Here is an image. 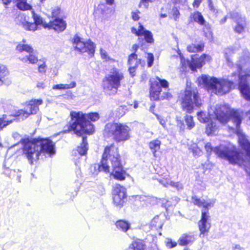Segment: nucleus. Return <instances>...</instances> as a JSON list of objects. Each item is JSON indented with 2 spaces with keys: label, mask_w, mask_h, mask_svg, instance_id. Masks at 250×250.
<instances>
[{
  "label": "nucleus",
  "mask_w": 250,
  "mask_h": 250,
  "mask_svg": "<svg viewBox=\"0 0 250 250\" xmlns=\"http://www.w3.org/2000/svg\"><path fill=\"white\" fill-rule=\"evenodd\" d=\"M202 1V0H194L193 3V6L194 7H198Z\"/></svg>",
  "instance_id": "052dcab7"
},
{
  "label": "nucleus",
  "mask_w": 250,
  "mask_h": 250,
  "mask_svg": "<svg viewBox=\"0 0 250 250\" xmlns=\"http://www.w3.org/2000/svg\"><path fill=\"white\" fill-rule=\"evenodd\" d=\"M138 46L137 45V44H134L132 46V49L135 51L136 52V50H137L138 49Z\"/></svg>",
  "instance_id": "338daca9"
},
{
  "label": "nucleus",
  "mask_w": 250,
  "mask_h": 250,
  "mask_svg": "<svg viewBox=\"0 0 250 250\" xmlns=\"http://www.w3.org/2000/svg\"><path fill=\"white\" fill-rule=\"evenodd\" d=\"M100 54L101 58L103 60H105V61H107L109 60H112V61H114V60L111 59L110 57L108 55L106 51L105 50L103 49L102 48L100 49Z\"/></svg>",
  "instance_id": "c03bdc74"
},
{
  "label": "nucleus",
  "mask_w": 250,
  "mask_h": 250,
  "mask_svg": "<svg viewBox=\"0 0 250 250\" xmlns=\"http://www.w3.org/2000/svg\"><path fill=\"white\" fill-rule=\"evenodd\" d=\"M13 120L9 119V116L6 115L0 116V129L11 124Z\"/></svg>",
  "instance_id": "e433bc0d"
},
{
  "label": "nucleus",
  "mask_w": 250,
  "mask_h": 250,
  "mask_svg": "<svg viewBox=\"0 0 250 250\" xmlns=\"http://www.w3.org/2000/svg\"><path fill=\"white\" fill-rule=\"evenodd\" d=\"M163 216L157 215L155 216L150 223L151 229L158 230L161 229L163 225Z\"/></svg>",
  "instance_id": "4be33fe9"
},
{
  "label": "nucleus",
  "mask_w": 250,
  "mask_h": 250,
  "mask_svg": "<svg viewBox=\"0 0 250 250\" xmlns=\"http://www.w3.org/2000/svg\"><path fill=\"white\" fill-rule=\"evenodd\" d=\"M204 32L206 38L209 40H212V33L209 26L205 25V27L204 28Z\"/></svg>",
  "instance_id": "79ce46f5"
},
{
  "label": "nucleus",
  "mask_w": 250,
  "mask_h": 250,
  "mask_svg": "<svg viewBox=\"0 0 250 250\" xmlns=\"http://www.w3.org/2000/svg\"><path fill=\"white\" fill-rule=\"evenodd\" d=\"M105 3L109 5H112L114 3L115 0H104Z\"/></svg>",
  "instance_id": "e2e57ef3"
},
{
  "label": "nucleus",
  "mask_w": 250,
  "mask_h": 250,
  "mask_svg": "<svg viewBox=\"0 0 250 250\" xmlns=\"http://www.w3.org/2000/svg\"><path fill=\"white\" fill-rule=\"evenodd\" d=\"M76 86L75 82H72L69 84H58L53 86V89H67L73 88Z\"/></svg>",
  "instance_id": "72a5a7b5"
},
{
  "label": "nucleus",
  "mask_w": 250,
  "mask_h": 250,
  "mask_svg": "<svg viewBox=\"0 0 250 250\" xmlns=\"http://www.w3.org/2000/svg\"><path fill=\"white\" fill-rule=\"evenodd\" d=\"M229 15L230 18L232 19L236 23L234 28L235 32L239 34L244 32L246 25L245 17L236 11L230 12Z\"/></svg>",
  "instance_id": "a211bd4d"
},
{
  "label": "nucleus",
  "mask_w": 250,
  "mask_h": 250,
  "mask_svg": "<svg viewBox=\"0 0 250 250\" xmlns=\"http://www.w3.org/2000/svg\"><path fill=\"white\" fill-rule=\"evenodd\" d=\"M131 32L133 34H135L138 36H144L145 40L147 42L151 43L153 41L152 35L151 32L145 29L144 26L140 23L139 24L138 29L132 27L131 28Z\"/></svg>",
  "instance_id": "aec40b11"
},
{
  "label": "nucleus",
  "mask_w": 250,
  "mask_h": 250,
  "mask_svg": "<svg viewBox=\"0 0 250 250\" xmlns=\"http://www.w3.org/2000/svg\"><path fill=\"white\" fill-rule=\"evenodd\" d=\"M180 13L178 9L174 7L172 9V15L175 21H176L179 17Z\"/></svg>",
  "instance_id": "de8ad7c7"
},
{
  "label": "nucleus",
  "mask_w": 250,
  "mask_h": 250,
  "mask_svg": "<svg viewBox=\"0 0 250 250\" xmlns=\"http://www.w3.org/2000/svg\"><path fill=\"white\" fill-rule=\"evenodd\" d=\"M190 19L191 21L196 22L200 25H204L206 22L203 16L201 13L198 11L191 13Z\"/></svg>",
  "instance_id": "b1692460"
},
{
  "label": "nucleus",
  "mask_w": 250,
  "mask_h": 250,
  "mask_svg": "<svg viewBox=\"0 0 250 250\" xmlns=\"http://www.w3.org/2000/svg\"><path fill=\"white\" fill-rule=\"evenodd\" d=\"M179 201V199L176 196L172 197L170 200L163 199L162 207L167 209V208L171 206H175L178 203Z\"/></svg>",
  "instance_id": "c85d7f7f"
},
{
  "label": "nucleus",
  "mask_w": 250,
  "mask_h": 250,
  "mask_svg": "<svg viewBox=\"0 0 250 250\" xmlns=\"http://www.w3.org/2000/svg\"><path fill=\"white\" fill-rule=\"evenodd\" d=\"M204 145H205V149H206L207 152L208 154H210L211 152V151H212V147L211 146L210 143H208L206 144L204 143Z\"/></svg>",
  "instance_id": "864d4df0"
},
{
  "label": "nucleus",
  "mask_w": 250,
  "mask_h": 250,
  "mask_svg": "<svg viewBox=\"0 0 250 250\" xmlns=\"http://www.w3.org/2000/svg\"><path fill=\"white\" fill-rule=\"evenodd\" d=\"M195 238L193 235L183 234L179 239V243L181 246H186L192 244Z\"/></svg>",
  "instance_id": "5701e85b"
},
{
  "label": "nucleus",
  "mask_w": 250,
  "mask_h": 250,
  "mask_svg": "<svg viewBox=\"0 0 250 250\" xmlns=\"http://www.w3.org/2000/svg\"><path fill=\"white\" fill-rule=\"evenodd\" d=\"M228 18V15H227V16H225V17H224L223 19H222L220 21V23H221V24L224 23L226 21V20H227Z\"/></svg>",
  "instance_id": "0e129e2a"
},
{
  "label": "nucleus",
  "mask_w": 250,
  "mask_h": 250,
  "mask_svg": "<svg viewBox=\"0 0 250 250\" xmlns=\"http://www.w3.org/2000/svg\"><path fill=\"white\" fill-rule=\"evenodd\" d=\"M43 24L42 25L44 27H48L50 28H53L58 32L63 31L65 29L66 26V24L65 21L61 19H56L53 21H50L48 26L47 24L44 23L43 22Z\"/></svg>",
  "instance_id": "412c9836"
},
{
  "label": "nucleus",
  "mask_w": 250,
  "mask_h": 250,
  "mask_svg": "<svg viewBox=\"0 0 250 250\" xmlns=\"http://www.w3.org/2000/svg\"><path fill=\"white\" fill-rule=\"evenodd\" d=\"M97 9L103 15H106L111 11V8L107 6V4L104 2L100 3L98 5Z\"/></svg>",
  "instance_id": "f704fd0d"
},
{
  "label": "nucleus",
  "mask_w": 250,
  "mask_h": 250,
  "mask_svg": "<svg viewBox=\"0 0 250 250\" xmlns=\"http://www.w3.org/2000/svg\"><path fill=\"white\" fill-rule=\"evenodd\" d=\"M191 202L199 207H203L202 209V216L200 221L198 223L200 236H204L207 234L210 228V224L208 222L209 218L208 209L213 207L215 202V200L208 199L205 200L198 198L196 196L192 197Z\"/></svg>",
  "instance_id": "39448f33"
},
{
  "label": "nucleus",
  "mask_w": 250,
  "mask_h": 250,
  "mask_svg": "<svg viewBox=\"0 0 250 250\" xmlns=\"http://www.w3.org/2000/svg\"><path fill=\"white\" fill-rule=\"evenodd\" d=\"M180 98L183 109L188 113L192 112L194 104L195 106L199 107L202 104L196 89L187 88L184 93L180 95Z\"/></svg>",
  "instance_id": "6e6552de"
},
{
  "label": "nucleus",
  "mask_w": 250,
  "mask_h": 250,
  "mask_svg": "<svg viewBox=\"0 0 250 250\" xmlns=\"http://www.w3.org/2000/svg\"><path fill=\"white\" fill-rule=\"evenodd\" d=\"M146 195H133L131 197V200H133L137 203L138 202H140V203L142 205L145 202V199H146Z\"/></svg>",
  "instance_id": "a19ab883"
},
{
  "label": "nucleus",
  "mask_w": 250,
  "mask_h": 250,
  "mask_svg": "<svg viewBox=\"0 0 250 250\" xmlns=\"http://www.w3.org/2000/svg\"><path fill=\"white\" fill-rule=\"evenodd\" d=\"M157 181L160 184L162 185L164 187H167L168 186H170V182H172V181H171L168 178L158 179Z\"/></svg>",
  "instance_id": "37998d69"
},
{
  "label": "nucleus",
  "mask_w": 250,
  "mask_h": 250,
  "mask_svg": "<svg viewBox=\"0 0 250 250\" xmlns=\"http://www.w3.org/2000/svg\"><path fill=\"white\" fill-rule=\"evenodd\" d=\"M112 168V174L114 178L124 180L125 179L126 173L123 168L120 162V157L119 154L118 148L114 145L106 146L102 156L100 165H95L94 167H98L99 171H103L105 172H109L110 166Z\"/></svg>",
  "instance_id": "7ed1b4c3"
},
{
  "label": "nucleus",
  "mask_w": 250,
  "mask_h": 250,
  "mask_svg": "<svg viewBox=\"0 0 250 250\" xmlns=\"http://www.w3.org/2000/svg\"><path fill=\"white\" fill-rule=\"evenodd\" d=\"M204 145L203 142H199L198 144H194L191 147L193 155L195 157L200 156L202 154L201 147Z\"/></svg>",
  "instance_id": "bb28decb"
},
{
  "label": "nucleus",
  "mask_w": 250,
  "mask_h": 250,
  "mask_svg": "<svg viewBox=\"0 0 250 250\" xmlns=\"http://www.w3.org/2000/svg\"><path fill=\"white\" fill-rule=\"evenodd\" d=\"M42 3L44 2L45 0H40ZM17 7L20 10H29L31 8V6L27 3V0H15Z\"/></svg>",
  "instance_id": "a878e982"
},
{
  "label": "nucleus",
  "mask_w": 250,
  "mask_h": 250,
  "mask_svg": "<svg viewBox=\"0 0 250 250\" xmlns=\"http://www.w3.org/2000/svg\"><path fill=\"white\" fill-rule=\"evenodd\" d=\"M73 46L76 50L81 53L87 52L92 56L94 55L95 51V45L91 40H88L86 42H83L82 39L75 35L72 38Z\"/></svg>",
  "instance_id": "4468645a"
},
{
  "label": "nucleus",
  "mask_w": 250,
  "mask_h": 250,
  "mask_svg": "<svg viewBox=\"0 0 250 250\" xmlns=\"http://www.w3.org/2000/svg\"><path fill=\"white\" fill-rule=\"evenodd\" d=\"M150 88V98L152 100L170 99L172 95L168 92L161 93V87L167 88L168 87V83L165 79H161L157 77L154 81L151 80Z\"/></svg>",
  "instance_id": "9d476101"
},
{
  "label": "nucleus",
  "mask_w": 250,
  "mask_h": 250,
  "mask_svg": "<svg viewBox=\"0 0 250 250\" xmlns=\"http://www.w3.org/2000/svg\"><path fill=\"white\" fill-rule=\"evenodd\" d=\"M139 62L137 59V56L135 53H132L129 55L128 60V63L129 66L137 67L139 64Z\"/></svg>",
  "instance_id": "4c0bfd02"
},
{
  "label": "nucleus",
  "mask_w": 250,
  "mask_h": 250,
  "mask_svg": "<svg viewBox=\"0 0 250 250\" xmlns=\"http://www.w3.org/2000/svg\"><path fill=\"white\" fill-rule=\"evenodd\" d=\"M16 50L19 53L24 51L28 54L25 56L19 57V59L23 62L35 64L38 62V59L36 51L30 45L26 43L25 40L23 39L21 42L18 43L16 46Z\"/></svg>",
  "instance_id": "ddd939ff"
},
{
  "label": "nucleus",
  "mask_w": 250,
  "mask_h": 250,
  "mask_svg": "<svg viewBox=\"0 0 250 250\" xmlns=\"http://www.w3.org/2000/svg\"><path fill=\"white\" fill-rule=\"evenodd\" d=\"M185 122L188 129H191L194 127L195 123L193 121L192 116L186 115L185 116Z\"/></svg>",
  "instance_id": "ea45409f"
},
{
  "label": "nucleus",
  "mask_w": 250,
  "mask_h": 250,
  "mask_svg": "<svg viewBox=\"0 0 250 250\" xmlns=\"http://www.w3.org/2000/svg\"><path fill=\"white\" fill-rule=\"evenodd\" d=\"M88 148L87 138L86 137H83L82 143L81 144L80 146H78L77 150L80 155L83 156L86 154Z\"/></svg>",
  "instance_id": "393cba45"
},
{
  "label": "nucleus",
  "mask_w": 250,
  "mask_h": 250,
  "mask_svg": "<svg viewBox=\"0 0 250 250\" xmlns=\"http://www.w3.org/2000/svg\"><path fill=\"white\" fill-rule=\"evenodd\" d=\"M136 67L133 66H129V71L132 76H134V73L135 72V69Z\"/></svg>",
  "instance_id": "13d9d810"
},
{
  "label": "nucleus",
  "mask_w": 250,
  "mask_h": 250,
  "mask_svg": "<svg viewBox=\"0 0 250 250\" xmlns=\"http://www.w3.org/2000/svg\"><path fill=\"white\" fill-rule=\"evenodd\" d=\"M12 137L16 140L20 141L22 144V141L24 139H21V135L17 132H15L12 134Z\"/></svg>",
  "instance_id": "5fc2aeb1"
},
{
  "label": "nucleus",
  "mask_w": 250,
  "mask_h": 250,
  "mask_svg": "<svg viewBox=\"0 0 250 250\" xmlns=\"http://www.w3.org/2000/svg\"><path fill=\"white\" fill-rule=\"evenodd\" d=\"M46 65L45 62H43L42 63L39 64V71L40 73H44L46 71Z\"/></svg>",
  "instance_id": "09e8293b"
},
{
  "label": "nucleus",
  "mask_w": 250,
  "mask_h": 250,
  "mask_svg": "<svg viewBox=\"0 0 250 250\" xmlns=\"http://www.w3.org/2000/svg\"><path fill=\"white\" fill-rule=\"evenodd\" d=\"M197 117L201 123L209 122L207 125L206 131L208 135L215 133L218 128L217 122L225 124L228 121H232L235 125L239 144L242 148L246 152L245 157L248 158L249 156L250 142L240 129L242 116L239 112L234 109H230L228 105L216 104L214 107H210L208 115L203 111L198 112Z\"/></svg>",
  "instance_id": "f03ea898"
},
{
  "label": "nucleus",
  "mask_w": 250,
  "mask_h": 250,
  "mask_svg": "<svg viewBox=\"0 0 250 250\" xmlns=\"http://www.w3.org/2000/svg\"><path fill=\"white\" fill-rule=\"evenodd\" d=\"M124 79V75L122 70L116 67L111 68L103 80L104 89L106 91L114 90L116 92Z\"/></svg>",
  "instance_id": "1a4fd4ad"
},
{
  "label": "nucleus",
  "mask_w": 250,
  "mask_h": 250,
  "mask_svg": "<svg viewBox=\"0 0 250 250\" xmlns=\"http://www.w3.org/2000/svg\"><path fill=\"white\" fill-rule=\"evenodd\" d=\"M41 157H52L56 153L55 145L50 139H40L37 140Z\"/></svg>",
  "instance_id": "2eb2a0df"
},
{
  "label": "nucleus",
  "mask_w": 250,
  "mask_h": 250,
  "mask_svg": "<svg viewBox=\"0 0 250 250\" xmlns=\"http://www.w3.org/2000/svg\"><path fill=\"white\" fill-rule=\"evenodd\" d=\"M204 47V44L200 42L199 44H191L187 46V50L189 52H198L202 51Z\"/></svg>",
  "instance_id": "7c9ffc66"
},
{
  "label": "nucleus",
  "mask_w": 250,
  "mask_h": 250,
  "mask_svg": "<svg viewBox=\"0 0 250 250\" xmlns=\"http://www.w3.org/2000/svg\"><path fill=\"white\" fill-rule=\"evenodd\" d=\"M42 100L34 99L29 101L25 105L24 109H21L18 112L17 116L22 120L27 118L31 114H35L39 111V106L42 104Z\"/></svg>",
  "instance_id": "dca6fc26"
},
{
  "label": "nucleus",
  "mask_w": 250,
  "mask_h": 250,
  "mask_svg": "<svg viewBox=\"0 0 250 250\" xmlns=\"http://www.w3.org/2000/svg\"><path fill=\"white\" fill-rule=\"evenodd\" d=\"M139 13H140V12L138 10L136 12H132V18L133 20L137 21L139 19L140 17L139 16Z\"/></svg>",
  "instance_id": "6e6d98bb"
},
{
  "label": "nucleus",
  "mask_w": 250,
  "mask_h": 250,
  "mask_svg": "<svg viewBox=\"0 0 250 250\" xmlns=\"http://www.w3.org/2000/svg\"><path fill=\"white\" fill-rule=\"evenodd\" d=\"M70 116L71 120L69 123L68 131H73L79 136L84 133L90 134L94 132V126L88 119L93 122L99 119V115L97 112L83 114L80 111H71Z\"/></svg>",
  "instance_id": "20e7f679"
},
{
  "label": "nucleus",
  "mask_w": 250,
  "mask_h": 250,
  "mask_svg": "<svg viewBox=\"0 0 250 250\" xmlns=\"http://www.w3.org/2000/svg\"><path fill=\"white\" fill-rule=\"evenodd\" d=\"M175 2L180 3L182 5H186L187 4V0H175Z\"/></svg>",
  "instance_id": "680f3d73"
},
{
  "label": "nucleus",
  "mask_w": 250,
  "mask_h": 250,
  "mask_svg": "<svg viewBox=\"0 0 250 250\" xmlns=\"http://www.w3.org/2000/svg\"><path fill=\"white\" fill-rule=\"evenodd\" d=\"M146 198L145 199V202L144 204H142V206L145 205H147L148 204L154 205L158 203H161L162 204L163 199L157 198V197L150 196H146Z\"/></svg>",
  "instance_id": "473e14b6"
},
{
  "label": "nucleus",
  "mask_w": 250,
  "mask_h": 250,
  "mask_svg": "<svg viewBox=\"0 0 250 250\" xmlns=\"http://www.w3.org/2000/svg\"><path fill=\"white\" fill-rule=\"evenodd\" d=\"M37 87L39 88L43 89L45 87L44 83L42 82H38L37 83Z\"/></svg>",
  "instance_id": "bf43d9fd"
},
{
  "label": "nucleus",
  "mask_w": 250,
  "mask_h": 250,
  "mask_svg": "<svg viewBox=\"0 0 250 250\" xmlns=\"http://www.w3.org/2000/svg\"><path fill=\"white\" fill-rule=\"evenodd\" d=\"M208 6L209 8V10L213 13H216L217 12V10L214 7L212 4V2L211 0H208Z\"/></svg>",
  "instance_id": "3c124183"
},
{
  "label": "nucleus",
  "mask_w": 250,
  "mask_h": 250,
  "mask_svg": "<svg viewBox=\"0 0 250 250\" xmlns=\"http://www.w3.org/2000/svg\"><path fill=\"white\" fill-rule=\"evenodd\" d=\"M247 116L250 120V110L248 112H247Z\"/></svg>",
  "instance_id": "774afa93"
},
{
  "label": "nucleus",
  "mask_w": 250,
  "mask_h": 250,
  "mask_svg": "<svg viewBox=\"0 0 250 250\" xmlns=\"http://www.w3.org/2000/svg\"><path fill=\"white\" fill-rule=\"evenodd\" d=\"M249 52H244L236 64L238 73H233L231 80L226 79L211 77L206 75L198 79L199 84L208 91L222 95L229 92L235 82L239 81V88L243 97L247 101H250V86L248 82L250 81V61Z\"/></svg>",
  "instance_id": "f257e3e1"
},
{
  "label": "nucleus",
  "mask_w": 250,
  "mask_h": 250,
  "mask_svg": "<svg viewBox=\"0 0 250 250\" xmlns=\"http://www.w3.org/2000/svg\"><path fill=\"white\" fill-rule=\"evenodd\" d=\"M225 55L229 66L232 65V62L229 58L231 54L234 53V49L232 47H228L225 50Z\"/></svg>",
  "instance_id": "58836bf2"
},
{
  "label": "nucleus",
  "mask_w": 250,
  "mask_h": 250,
  "mask_svg": "<svg viewBox=\"0 0 250 250\" xmlns=\"http://www.w3.org/2000/svg\"><path fill=\"white\" fill-rule=\"evenodd\" d=\"M147 59L148 66L151 67L153 63V61H154L153 55L152 53H148L147 55Z\"/></svg>",
  "instance_id": "49530a36"
},
{
  "label": "nucleus",
  "mask_w": 250,
  "mask_h": 250,
  "mask_svg": "<svg viewBox=\"0 0 250 250\" xmlns=\"http://www.w3.org/2000/svg\"><path fill=\"white\" fill-rule=\"evenodd\" d=\"M22 145L23 156L27 159L29 164L34 165L41 157L37 141L32 142L25 139L22 141Z\"/></svg>",
  "instance_id": "9b49d317"
},
{
  "label": "nucleus",
  "mask_w": 250,
  "mask_h": 250,
  "mask_svg": "<svg viewBox=\"0 0 250 250\" xmlns=\"http://www.w3.org/2000/svg\"><path fill=\"white\" fill-rule=\"evenodd\" d=\"M34 22H30L26 18L25 15L21 12H20L15 18V22L16 24L22 26L26 30L35 31L38 29L39 25L43 24L42 18L34 11L31 12Z\"/></svg>",
  "instance_id": "f8f14e48"
},
{
  "label": "nucleus",
  "mask_w": 250,
  "mask_h": 250,
  "mask_svg": "<svg viewBox=\"0 0 250 250\" xmlns=\"http://www.w3.org/2000/svg\"><path fill=\"white\" fill-rule=\"evenodd\" d=\"M9 72L6 67L3 65H0V86L3 84Z\"/></svg>",
  "instance_id": "2f4dec72"
},
{
  "label": "nucleus",
  "mask_w": 250,
  "mask_h": 250,
  "mask_svg": "<svg viewBox=\"0 0 250 250\" xmlns=\"http://www.w3.org/2000/svg\"><path fill=\"white\" fill-rule=\"evenodd\" d=\"M130 127L120 123H109L104 127V134L108 137H112L117 143L125 142L130 138Z\"/></svg>",
  "instance_id": "0eeeda50"
},
{
  "label": "nucleus",
  "mask_w": 250,
  "mask_h": 250,
  "mask_svg": "<svg viewBox=\"0 0 250 250\" xmlns=\"http://www.w3.org/2000/svg\"><path fill=\"white\" fill-rule=\"evenodd\" d=\"M117 228L122 231L125 232L129 229L130 226L128 222L124 220H119L116 222Z\"/></svg>",
  "instance_id": "c9c22d12"
},
{
  "label": "nucleus",
  "mask_w": 250,
  "mask_h": 250,
  "mask_svg": "<svg viewBox=\"0 0 250 250\" xmlns=\"http://www.w3.org/2000/svg\"><path fill=\"white\" fill-rule=\"evenodd\" d=\"M177 245V243L173 242L171 239H167L166 242V246L168 248H172Z\"/></svg>",
  "instance_id": "8fccbe9b"
},
{
  "label": "nucleus",
  "mask_w": 250,
  "mask_h": 250,
  "mask_svg": "<svg viewBox=\"0 0 250 250\" xmlns=\"http://www.w3.org/2000/svg\"><path fill=\"white\" fill-rule=\"evenodd\" d=\"M126 198V189L120 185H116L113 191V200L114 204L121 208L125 203Z\"/></svg>",
  "instance_id": "f3484780"
},
{
  "label": "nucleus",
  "mask_w": 250,
  "mask_h": 250,
  "mask_svg": "<svg viewBox=\"0 0 250 250\" xmlns=\"http://www.w3.org/2000/svg\"><path fill=\"white\" fill-rule=\"evenodd\" d=\"M2 3L5 5H7L10 2V0H2Z\"/></svg>",
  "instance_id": "69168bd1"
},
{
  "label": "nucleus",
  "mask_w": 250,
  "mask_h": 250,
  "mask_svg": "<svg viewBox=\"0 0 250 250\" xmlns=\"http://www.w3.org/2000/svg\"><path fill=\"white\" fill-rule=\"evenodd\" d=\"M129 248L133 250H150L146 248L144 243L141 240L134 241L129 246Z\"/></svg>",
  "instance_id": "cd10ccee"
},
{
  "label": "nucleus",
  "mask_w": 250,
  "mask_h": 250,
  "mask_svg": "<svg viewBox=\"0 0 250 250\" xmlns=\"http://www.w3.org/2000/svg\"><path fill=\"white\" fill-rule=\"evenodd\" d=\"M170 186L175 188L177 190H180L183 189V185L179 182H174L172 181L170 182Z\"/></svg>",
  "instance_id": "a18cd8bd"
},
{
  "label": "nucleus",
  "mask_w": 250,
  "mask_h": 250,
  "mask_svg": "<svg viewBox=\"0 0 250 250\" xmlns=\"http://www.w3.org/2000/svg\"><path fill=\"white\" fill-rule=\"evenodd\" d=\"M60 12V8L58 7H54L52 10V16L53 17H57Z\"/></svg>",
  "instance_id": "603ef678"
},
{
  "label": "nucleus",
  "mask_w": 250,
  "mask_h": 250,
  "mask_svg": "<svg viewBox=\"0 0 250 250\" xmlns=\"http://www.w3.org/2000/svg\"><path fill=\"white\" fill-rule=\"evenodd\" d=\"M161 141L159 140H154L149 144V148L152 152L154 156L156 157V152L160 148Z\"/></svg>",
  "instance_id": "c756f323"
},
{
  "label": "nucleus",
  "mask_w": 250,
  "mask_h": 250,
  "mask_svg": "<svg viewBox=\"0 0 250 250\" xmlns=\"http://www.w3.org/2000/svg\"><path fill=\"white\" fill-rule=\"evenodd\" d=\"M157 119L159 121L160 124L164 127H166V121L164 119L161 118L160 117L158 116Z\"/></svg>",
  "instance_id": "4d7b16f0"
},
{
  "label": "nucleus",
  "mask_w": 250,
  "mask_h": 250,
  "mask_svg": "<svg viewBox=\"0 0 250 250\" xmlns=\"http://www.w3.org/2000/svg\"><path fill=\"white\" fill-rule=\"evenodd\" d=\"M213 151L218 157L227 160L232 164L248 167L249 164L243 158V154L239 153L236 148L232 146H220L215 147Z\"/></svg>",
  "instance_id": "423d86ee"
},
{
  "label": "nucleus",
  "mask_w": 250,
  "mask_h": 250,
  "mask_svg": "<svg viewBox=\"0 0 250 250\" xmlns=\"http://www.w3.org/2000/svg\"><path fill=\"white\" fill-rule=\"evenodd\" d=\"M211 57L209 55L203 54L199 57L198 55L192 57L191 60L188 62L189 67L192 71H195L197 68L201 67L206 62V61H209Z\"/></svg>",
  "instance_id": "6ab92c4d"
}]
</instances>
